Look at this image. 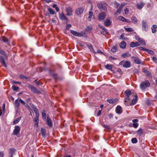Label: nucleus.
<instances>
[{
  "label": "nucleus",
  "mask_w": 157,
  "mask_h": 157,
  "mask_svg": "<svg viewBox=\"0 0 157 157\" xmlns=\"http://www.w3.org/2000/svg\"><path fill=\"white\" fill-rule=\"evenodd\" d=\"M0 54H1L3 57L0 56V62L2 63V65L6 67L7 66L5 63V59H7L8 56L5 52L2 50H0Z\"/></svg>",
  "instance_id": "obj_1"
},
{
  "label": "nucleus",
  "mask_w": 157,
  "mask_h": 157,
  "mask_svg": "<svg viewBox=\"0 0 157 157\" xmlns=\"http://www.w3.org/2000/svg\"><path fill=\"white\" fill-rule=\"evenodd\" d=\"M150 83L148 80L142 82L140 84V86L141 89L144 90L150 86Z\"/></svg>",
  "instance_id": "obj_2"
},
{
  "label": "nucleus",
  "mask_w": 157,
  "mask_h": 157,
  "mask_svg": "<svg viewBox=\"0 0 157 157\" xmlns=\"http://www.w3.org/2000/svg\"><path fill=\"white\" fill-rule=\"evenodd\" d=\"M131 58L132 61L137 64H143V62L138 57L132 56Z\"/></svg>",
  "instance_id": "obj_3"
},
{
  "label": "nucleus",
  "mask_w": 157,
  "mask_h": 157,
  "mask_svg": "<svg viewBox=\"0 0 157 157\" xmlns=\"http://www.w3.org/2000/svg\"><path fill=\"white\" fill-rule=\"evenodd\" d=\"M119 64H123V67L126 68L129 67L131 66V64L130 62L128 61H126L125 62H124L123 61H122Z\"/></svg>",
  "instance_id": "obj_4"
},
{
  "label": "nucleus",
  "mask_w": 157,
  "mask_h": 157,
  "mask_svg": "<svg viewBox=\"0 0 157 157\" xmlns=\"http://www.w3.org/2000/svg\"><path fill=\"white\" fill-rule=\"evenodd\" d=\"M124 94L127 97L125 98V102L129 101V96L131 94L132 92L129 90H127L124 92Z\"/></svg>",
  "instance_id": "obj_5"
},
{
  "label": "nucleus",
  "mask_w": 157,
  "mask_h": 157,
  "mask_svg": "<svg viewBox=\"0 0 157 157\" xmlns=\"http://www.w3.org/2000/svg\"><path fill=\"white\" fill-rule=\"evenodd\" d=\"M29 87L31 89V91L33 92L34 93H36L37 94H40L41 93L40 91L39 90H37L36 88L34 87L32 85L29 84Z\"/></svg>",
  "instance_id": "obj_6"
},
{
  "label": "nucleus",
  "mask_w": 157,
  "mask_h": 157,
  "mask_svg": "<svg viewBox=\"0 0 157 157\" xmlns=\"http://www.w3.org/2000/svg\"><path fill=\"white\" fill-rule=\"evenodd\" d=\"M66 11L67 13V16H70L73 15V10L71 7H69L67 8L66 9Z\"/></svg>",
  "instance_id": "obj_7"
},
{
  "label": "nucleus",
  "mask_w": 157,
  "mask_h": 157,
  "mask_svg": "<svg viewBox=\"0 0 157 157\" xmlns=\"http://www.w3.org/2000/svg\"><path fill=\"white\" fill-rule=\"evenodd\" d=\"M20 127L17 125H16L14 127V129L13 131V133L14 135H17L18 134L20 131Z\"/></svg>",
  "instance_id": "obj_8"
},
{
  "label": "nucleus",
  "mask_w": 157,
  "mask_h": 157,
  "mask_svg": "<svg viewBox=\"0 0 157 157\" xmlns=\"http://www.w3.org/2000/svg\"><path fill=\"white\" fill-rule=\"evenodd\" d=\"M59 17L61 20H64L66 23H68L69 22L68 19L65 16L63 13L59 14Z\"/></svg>",
  "instance_id": "obj_9"
},
{
  "label": "nucleus",
  "mask_w": 157,
  "mask_h": 157,
  "mask_svg": "<svg viewBox=\"0 0 157 157\" xmlns=\"http://www.w3.org/2000/svg\"><path fill=\"white\" fill-rule=\"evenodd\" d=\"M106 14L104 12H102L99 13L98 16V18L99 20H102L105 19L106 17Z\"/></svg>",
  "instance_id": "obj_10"
},
{
  "label": "nucleus",
  "mask_w": 157,
  "mask_h": 157,
  "mask_svg": "<svg viewBox=\"0 0 157 157\" xmlns=\"http://www.w3.org/2000/svg\"><path fill=\"white\" fill-rule=\"evenodd\" d=\"M142 28L143 30L147 31L148 29L147 25L145 20L142 21Z\"/></svg>",
  "instance_id": "obj_11"
},
{
  "label": "nucleus",
  "mask_w": 157,
  "mask_h": 157,
  "mask_svg": "<svg viewBox=\"0 0 157 157\" xmlns=\"http://www.w3.org/2000/svg\"><path fill=\"white\" fill-rule=\"evenodd\" d=\"M84 8L82 7H79L77 8L75 10V13L78 15H79L82 13Z\"/></svg>",
  "instance_id": "obj_12"
},
{
  "label": "nucleus",
  "mask_w": 157,
  "mask_h": 157,
  "mask_svg": "<svg viewBox=\"0 0 157 157\" xmlns=\"http://www.w3.org/2000/svg\"><path fill=\"white\" fill-rule=\"evenodd\" d=\"M97 6L98 9L101 11L105 10L107 9L106 7L101 3L98 4Z\"/></svg>",
  "instance_id": "obj_13"
},
{
  "label": "nucleus",
  "mask_w": 157,
  "mask_h": 157,
  "mask_svg": "<svg viewBox=\"0 0 157 157\" xmlns=\"http://www.w3.org/2000/svg\"><path fill=\"white\" fill-rule=\"evenodd\" d=\"M46 124L50 127H52V123L51 119L48 117H47L46 119Z\"/></svg>",
  "instance_id": "obj_14"
},
{
  "label": "nucleus",
  "mask_w": 157,
  "mask_h": 157,
  "mask_svg": "<svg viewBox=\"0 0 157 157\" xmlns=\"http://www.w3.org/2000/svg\"><path fill=\"white\" fill-rule=\"evenodd\" d=\"M0 40L8 45L9 44L10 41L6 37L2 36L0 39Z\"/></svg>",
  "instance_id": "obj_15"
},
{
  "label": "nucleus",
  "mask_w": 157,
  "mask_h": 157,
  "mask_svg": "<svg viewBox=\"0 0 157 157\" xmlns=\"http://www.w3.org/2000/svg\"><path fill=\"white\" fill-rule=\"evenodd\" d=\"M143 72L144 73L145 75L149 78H151L152 75L151 73L146 69H144L143 70Z\"/></svg>",
  "instance_id": "obj_16"
},
{
  "label": "nucleus",
  "mask_w": 157,
  "mask_h": 157,
  "mask_svg": "<svg viewBox=\"0 0 157 157\" xmlns=\"http://www.w3.org/2000/svg\"><path fill=\"white\" fill-rule=\"evenodd\" d=\"M136 39L140 43H141L144 45H145L146 43L145 41L143 39L139 38L138 36H136Z\"/></svg>",
  "instance_id": "obj_17"
},
{
  "label": "nucleus",
  "mask_w": 157,
  "mask_h": 157,
  "mask_svg": "<svg viewBox=\"0 0 157 157\" xmlns=\"http://www.w3.org/2000/svg\"><path fill=\"white\" fill-rule=\"evenodd\" d=\"M135 98H134L132 100V103L128 105V106L132 105L135 104L137 101V95H135L134 96Z\"/></svg>",
  "instance_id": "obj_18"
},
{
  "label": "nucleus",
  "mask_w": 157,
  "mask_h": 157,
  "mask_svg": "<svg viewBox=\"0 0 157 157\" xmlns=\"http://www.w3.org/2000/svg\"><path fill=\"white\" fill-rule=\"evenodd\" d=\"M70 32L71 33L73 34L74 36H81L82 35L76 31L73 30H71Z\"/></svg>",
  "instance_id": "obj_19"
},
{
  "label": "nucleus",
  "mask_w": 157,
  "mask_h": 157,
  "mask_svg": "<svg viewBox=\"0 0 157 157\" xmlns=\"http://www.w3.org/2000/svg\"><path fill=\"white\" fill-rule=\"evenodd\" d=\"M121 109V107L120 105L117 106L116 109V113L119 114H121L122 112V110Z\"/></svg>",
  "instance_id": "obj_20"
},
{
  "label": "nucleus",
  "mask_w": 157,
  "mask_h": 157,
  "mask_svg": "<svg viewBox=\"0 0 157 157\" xmlns=\"http://www.w3.org/2000/svg\"><path fill=\"white\" fill-rule=\"evenodd\" d=\"M144 5V3L140 2L139 3H138L137 4V7L139 10L141 9Z\"/></svg>",
  "instance_id": "obj_21"
},
{
  "label": "nucleus",
  "mask_w": 157,
  "mask_h": 157,
  "mask_svg": "<svg viewBox=\"0 0 157 157\" xmlns=\"http://www.w3.org/2000/svg\"><path fill=\"white\" fill-rule=\"evenodd\" d=\"M131 54L128 52H127L123 54L121 56V57H123L124 58H127L128 57L130 56Z\"/></svg>",
  "instance_id": "obj_22"
},
{
  "label": "nucleus",
  "mask_w": 157,
  "mask_h": 157,
  "mask_svg": "<svg viewBox=\"0 0 157 157\" xmlns=\"http://www.w3.org/2000/svg\"><path fill=\"white\" fill-rule=\"evenodd\" d=\"M139 45V43L137 42H131L130 44V46L132 47H133L136 46H138Z\"/></svg>",
  "instance_id": "obj_23"
},
{
  "label": "nucleus",
  "mask_w": 157,
  "mask_h": 157,
  "mask_svg": "<svg viewBox=\"0 0 157 157\" xmlns=\"http://www.w3.org/2000/svg\"><path fill=\"white\" fill-rule=\"evenodd\" d=\"M120 47L124 49L125 48L126 44L125 41H122L120 44Z\"/></svg>",
  "instance_id": "obj_24"
},
{
  "label": "nucleus",
  "mask_w": 157,
  "mask_h": 157,
  "mask_svg": "<svg viewBox=\"0 0 157 157\" xmlns=\"http://www.w3.org/2000/svg\"><path fill=\"white\" fill-rule=\"evenodd\" d=\"M118 19L119 20L121 21H122L124 22H129V21H128V19L125 18L124 17H123L122 16H120L119 17Z\"/></svg>",
  "instance_id": "obj_25"
},
{
  "label": "nucleus",
  "mask_w": 157,
  "mask_h": 157,
  "mask_svg": "<svg viewBox=\"0 0 157 157\" xmlns=\"http://www.w3.org/2000/svg\"><path fill=\"white\" fill-rule=\"evenodd\" d=\"M122 10V9L121 8L119 7L118 9L117 10V11L115 13L114 15L116 16L118 15V14H119L121 13V12Z\"/></svg>",
  "instance_id": "obj_26"
},
{
  "label": "nucleus",
  "mask_w": 157,
  "mask_h": 157,
  "mask_svg": "<svg viewBox=\"0 0 157 157\" xmlns=\"http://www.w3.org/2000/svg\"><path fill=\"white\" fill-rule=\"evenodd\" d=\"M111 24V21L109 19H107L104 22V25L106 26H108Z\"/></svg>",
  "instance_id": "obj_27"
},
{
  "label": "nucleus",
  "mask_w": 157,
  "mask_h": 157,
  "mask_svg": "<svg viewBox=\"0 0 157 157\" xmlns=\"http://www.w3.org/2000/svg\"><path fill=\"white\" fill-rule=\"evenodd\" d=\"M157 26L156 25H152L151 28L152 32L153 33H155L156 32V29L157 28Z\"/></svg>",
  "instance_id": "obj_28"
},
{
  "label": "nucleus",
  "mask_w": 157,
  "mask_h": 157,
  "mask_svg": "<svg viewBox=\"0 0 157 157\" xmlns=\"http://www.w3.org/2000/svg\"><path fill=\"white\" fill-rule=\"evenodd\" d=\"M15 151V149L14 148H11L10 149L9 153L11 154V157H13V153Z\"/></svg>",
  "instance_id": "obj_29"
},
{
  "label": "nucleus",
  "mask_w": 157,
  "mask_h": 157,
  "mask_svg": "<svg viewBox=\"0 0 157 157\" xmlns=\"http://www.w3.org/2000/svg\"><path fill=\"white\" fill-rule=\"evenodd\" d=\"M91 51L94 53H98L104 55V53L100 51V50H97V52H96L94 50H90Z\"/></svg>",
  "instance_id": "obj_30"
},
{
  "label": "nucleus",
  "mask_w": 157,
  "mask_h": 157,
  "mask_svg": "<svg viewBox=\"0 0 157 157\" xmlns=\"http://www.w3.org/2000/svg\"><path fill=\"white\" fill-rule=\"evenodd\" d=\"M21 118V117H19L15 119L13 122V124H15L18 123L20 121Z\"/></svg>",
  "instance_id": "obj_31"
},
{
  "label": "nucleus",
  "mask_w": 157,
  "mask_h": 157,
  "mask_svg": "<svg viewBox=\"0 0 157 157\" xmlns=\"http://www.w3.org/2000/svg\"><path fill=\"white\" fill-rule=\"evenodd\" d=\"M45 132L46 131L45 129L41 128V133L42 136L43 137H45Z\"/></svg>",
  "instance_id": "obj_32"
},
{
  "label": "nucleus",
  "mask_w": 157,
  "mask_h": 157,
  "mask_svg": "<svg viewBox=\"0 0 157 157\" xmlns=\"http://www.w3.org/2000/svg\"><path fill=\"white\" fill-rule=\"evenodd\" d=\"M19 101L18 99H16L15 101V105L17 108L19 107L20 106Z\"/></svg>",
  "instance_id": "obj_33"
},
{
  "label": "nucleus",
  "mask_w": 157,
  "mask_h": 157,
  "mask_svg": "<svg viewBox=\"0 0 157 157\" xmlns=\"http://www.w3.org/2000/svg\"><path fill=\"white\" fill-rule=\"evenodd\" d=\"M48 10L49 12L52 15L54 14L55 13L54 10L50 8H48Z\"/></svg>",
  "instance_id": "obj_34"
},
{
  "label": "nucleus",
  "mask_w": 157,
  "mask_h": 157,
  "mask_svg": "<svg viewBox=\"0 0 157 157\" xmlns=\"http://www.w3.org/2000/svg\"><path fill=\"white\" fill-rule=\"evenodd\" d=\"M89 16L88 18V19L89 21H90L91 18L92 17V16H93V13L92 12L90 11L89 12Z\"/></svg>",
  "instance_id": "obj_35"
},
{
  "label": "nucleus",
  "mask_w": 157,
  "mask_h": 157,
  "mask_svg": "<svg viewBox=\"0 0 157 157\" xmlns=\"http://www.w3.org/2000/svg\"><path fill=\"white\" fill-rule=\"evenodd\" d=\"M136 132L138 135L141 136L143 134V130L141 128H140Z\"/></svg>",
  "instance_id": "obj_36"
},
{
  "label": "nucleus",
  "mask_w": 157,
  "mask_h": 157,
  "mask_svg": "<svg viewBox=\"0 0 157 157\" xmlns=\"http://www.w3.org/2000/svg\"><path fill=\"white\" fill-rule=\"evenodd\" d=\"M144 50L146 52L148 53H149L150 54L152 55L154 54V52L152 51L151 50Z\"/></svg>",
  "instance_id": "obj_37"
},
{
  "label": "nucleus",
  "mask_w": 157,
  "mask_h": 157,
  "mask_svg": "<svg viewBox=\"0 0 157 157\" xmlns=\"http://www.w3.org/2000/svg\"><path fill=\"white\" fill-rule=\"evenodd\" d=\"M112 65L110 64H107L105 67L106 68L109 70L112 71Z\"/></svg>",
  "instance_id": "obj_38"
},
{
  "label": "nucleus",
  "mask_w": 157,
  "mask_h": 157,
  "mask_svg": "<svg viewBox=\"0 0 157 157\" xmlns=\"http://www.w3.org/2000/svg\"><path fill=\"white\" fill-rule=\"evenodd\" d=\"M19 101L23 105H25V106L26 107H27V106H28V108H29V109H30V106L28 105H25V102L23 101L20 98L19 99Z\"/></svg>",
  "instance_id": "obj_39"
},
{
  "label": "nucleus",
  "mask_w": 157,
  "mask_h": 157,
  "mask_svg": "<svg viewBox=\"0 0 157 157\" xmlns=\"http://www.w3.org/2000/svg\"><path fill=\"white\" fill-rule=\"evenodd\" d=\"M42 116L43 119L45 120L46 118V114L45 110H44L42 111Z\"/></svg>",
  "instance_id": "obj_40"
},
{
  "label": "nucleus",
  "mask_w": 157,
  "mask_h": 157,
  "mask_svg": "<svg viewBox=\"0 0 157 157\" xmlns=\"http://www.w3.org/2000/svg\"><path fill=\"white\" fill-rule=\"evenodd\" d=\"M29 105L32 108L34 111H35V110L37 109L36 106L34 105L33 104L30 103Z\"/></svg>",
  "instance_id": "obj_41"
},
{
  "label": "nucleus",
  "mask_w": 157,
  "mask_h": 157,
  "mask_svg": "<svg viewBox=\"0 0 157 157\" xmlns=\"http://www.w3.org/2000/svg\"><path fill=\"white\" fill-rule=\"evenodd\" d=\"M85 46L87 47V48H88L89 49H92L93 47L92 45L89 43H87L86 44Z\"/></svg>",
  "instance_id": "obj_42"
},
{
  "label": "nucleus",
  "mask_w": 157,
  "mask_h": 157,
  "mask_svg": "<svg viewBox=\"0 0 157 157\" xmlns=\"http://www.w3.org/2000/svg\"><path fill=\"white\" fill-rule=\"evenodd\" d=\"M48 73H49V75L52 77L55 74L54 73V72L53 71H52V70H50L49 69H48Z\"/></svg>",
  "instance_id": "obj_43"
},
{
  "label": "nucleus",
  "mask_w": 157,
  "mask_h": 157,
  "mask_svg": "<svg viewBox=\"0 0 157 157\" xmlns=\"http://www.w3.org/2000/svg\"><path fill=\"white\" fill-rule=\"evenodd\" d=\"M56 80H57L59 79V77L57 74H55L52 76Z\"/></svg>",
  "instance_id": "obj_44"
},
{
  "label": "nucleus",
  "mask_w": 157,
  "mask_h": 157,
  "mask_svg": "<svg viewBox=\"0 0 157 157\" xmlns=\"http://www.w3.org/2000/svg\"><path fill=\"white\" fill-rule=\"evenodd\" d=\"M124 29L127 32H131L134 31L131 28H124Z\"/></svg>",
  "instance_id": "obj_45"
},
{
  "label": "nucleus",
  "mask_w": 157,
  "mask_h": 157,
  "mask_svg": "<svg viewBox=\"0 0 157 157\" xmlns=\"http://www.w3.org/2000/svg\"><path fill=\"white\" fill-rule=\"evenodd\" d=\"M131 141L132 143L135 144L137 143V140L136 138H132L131 140Z\"/></svg>",
  "instance_id": "obj_46"
},
{
  "label": "nucleus",
  "mask_w": 157,
  "mask_h": 157,
  "mask_svg": "<svg viewBox=\"0 0 157 157\" xmlns=\"http://www.w3.org/2000/svg\"><path fill=\"white\" fill-rule=\"evenodd\" d=\"M12 88L14 91H17L19 87L18 86H16L14 85L12 86Z\"/></svg>",
  "instance_id": "obj_47"
},
{
  "label": "nucleus",
  "mask_w": 157,
  "mask_h": 157,
  "mask_svg": "<svg viewBox=\"0 0 157 157\" xmlns=\"http://www.w3.org/2000/svg\"><path fill=\"white\" fill-rule=\"evenodd\" d=\"M132 21L134 23H136L137 22V19L134 16L132 17Z\"/></svg>",
  "instance_id": "obj_48"
},
{
  "label": "nucleus",
  "mask_w": 157,
  "mask_h": 157,
  "mask_svg": "<svg viewBox=\"0 0 157 157\" xmlns=\"http://www.w3.org/2000/svg\"><path fill=\"white\" fill-rule=\"evenodd\" d=\"M35 112V113L36 114V117H39V111H38V109H36L35 110V111H34Z\"/></svg>",
  "instance_id": "obj_49"
},
{
  "label": "nucleus",
  "mask_w": 157,
  "mask_h": 157,
  "mask_svg": "<svg viewBox=\"0 0 157 157\" xmlns=\"http://www.w3.org/2000/svg\"><path fill=\"white\" fill-rule=\"evenodd\" d=\"M105 128L108 129H110V127L109 126L106 125L105 124H103L102 125Z\"/></svg>",
  "instance_id": "obj_50"
},
{
  "label": "nucleus",
  "mask_w": 157,
  "mask_h": 157,
  "mask_svg": "<svg viewBox=\"0 0 157 157\" xmlns=\"http://www.w3.org/2000/svg\"><path fill=\"white\" fill-rule=\"evenodd\" d=\"M124 13L125 14H127L128 13V8L126 7L124 10Z\"/></svg>",
  "instance_id": "obj_51"
},
{
  "label": "nucleus",
  "mask_w": 157,
  "mask_h": 157,
  "mask_svg": "<svg viewBox=\"0 0 157 157\" xmlns=\"http://www.w3.org/2000/svg\"><path fill=\"white\" fill-rule=\"evenodd\" d=\"M71 27V25L70 24H67L66 26V29L67 30H68L69 28Z\"/></svg>",
  "instance_id": "obj_52"
},
{
  "label": "nucleus",
  "mask_w": 157,
  "mask_h": 157,
  "mask_svg": "<svg viewBox=\"0 0 157 157\" xmlns=\"http://www.w3.org/2000/svg\"><path fill=\"white\" fill-rule=\"evenodd\" d=\"M107 101L110 104L113 103L114 102V100L113 99H108Z\"/></svg>",
  "instance_id": "obj_53"
},
{
  "label": "nucleus",
  "mask_w": 157,
  "mask_h": 157,
  "mask_svg": "<svg viewBox=\"0 0 157 157\" xmlns=\"http://www.w3.org/2000/svg\"><path fill=\"white\" fill-rule=\"evenodd\" d=\"M109 59L110 60H115L117 59V58L113 57H112V56H110L109 57Z\"/></svg>",
  "instance_id": "obj_54"
},
{
  "label": "nucleus",
  "mask_w": 157,
  "mask_h": 157,
  "mask_svg": "<svg viewBox=\"0 0 157 157\" xmlns=\"http://www.w3.org/2000/svg\"><path fill=\"white\" fill-rule=\"evenodd\" d=\"M34 121L35 122H39V120L38 119V117H35L34 118Z\"/></svg>",
  "instance_id": "obj_55"
},
{
  "label": "nucleus",
  "mask_w": 157,
  "mask_h": 157,
  "mask_svg": "<svg viewBox=\"0 0 157 157\" xmlns=\"http://www.w3.org/2000/svg\"><path fill=\"white\" fill-rule=\"evenodd\" d=\"M133 127L135 128H137L138 126V123H133Z\"/></svg>",
  "instance_id": "obj_56"
},
{
  "label": "nucleus",
  "mask_w": 157,
  "mask_h": 157,
  "mask_svg": "<svg viewBox=\"0 0 157 157\" xmlns=\"http://www.w3.org/2000/svg\"><path fill=\"white\" fill-rule=\"evenodd\" d=\"M36 70L37 71L40 72L42 71V68L40 67L37 68L36 69Z\"/></svg>",
  "instance_id": "obj_57"
},
{
  "label": "nucleus",
  "mask_w": 157,
  "mask_h": 157,
  "mask_svg": "<svg viewBox=\"0 0 157 157\" xmlns=\"http://www.w3.org/2000/svg\"><path fill=\"white\" fill-rule=\"evenodd\" d=\"M152 59L154 61V62L155 63L157 62V58L155 57H152Z\"/></svg>",
  "instance_id": "obj_58"
},
{
  "label": "nucleus",
  "mask_w": 157,
  "mask_h": 157,
  "mask_svg": "<svg viewBox=\"0 0 157 157\" xmlns=\"http://www.w3.org/2000/svg\"><path fill=\"white\" fill-rule=\"evenodd\" d=\"M113 115L112 113H109L108 115V117H109V118L110 119L111 118H112L113 117Z\"/></svg>",
  "instance_id": "obj_59"
},
{
  "label": "nucleus",
  "mask_w": 157,
  "mask_h": 157,
  "mask_svg": "<svg viewBox=\"0 0 157 157\" xmlns=\"http://www.w3.org/2000/svg\"><path fill=\"white\" fill-rule=\"evenodd\" d=\"M134 74L138 73L139 72L138 70L137 69H135L133 71Z\"/></svg>",
  "instance_id": "obj_60"
},
{
  "label": "nucleus",
  "mask_w": 157,
  "mask_h": 157,
  "mask_svg": "<svg viewBox=\"0 0 157 157\" xmlns=\"http://www.w3.org/2000/svg\"><path fill=\"white\" fill-rule=\"evenodd\" d=\"M138 121V120L137 119H133L132 120L133 122L134 123H136Z\"/></svg>",
  "instance_id": "obj_61"
},
{
  "label": "nucleus",
  "mask_w": 157,
  "mask_h": 157,
  "mask_svg": "<svg viewBox=\"0 0 157 157\" xmlns=\"http://www.w3.org/2000/svg\"><path fill=\"white\" fill-rule=\"evenodd\" d=\"M43 1L47 3H49L52 1L51 0H43Z\"/></svg>",
  "instance_id": "obj_62"
},
{
  "label": "nucleus",
  "mask_w": 157,
  "mask_h": 157,
  "mask_svg": "<svg viewBox=\"0 0 157 157\" xmlns=\"http://www.w3.org/2000/svg\"><path fill=\"white\" fill-rule=\"evenodd\" d=\"M4 155L3 152H0V157H3Z\"/></svg>",
  "instance_id": "obj_63"
},
{
  "label": "nucleus",
  "mask_w": 157,
  "mask_h": 157,
  "mask_svg": "<svg viewBox=\"0 0 157 157\" xmlns=\"http://www.w3.org/2000/svg\"><path fill=\"white\" fill-rule=\"evenodd\" d=\"M20 77L22 79H25V78H26V77L23 75H21L20 76Z\"/></svg>",
  "instance_id": "obj_64"
}]
</instances>
